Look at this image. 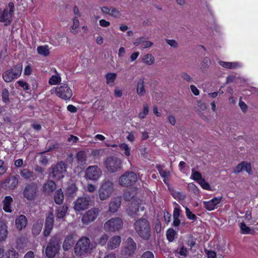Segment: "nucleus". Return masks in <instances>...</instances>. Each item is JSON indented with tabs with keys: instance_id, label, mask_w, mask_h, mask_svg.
<instances>
[{
	"instance_id": "1",
	"label": "nucleus",
	"mask_w": 258,
	"mask_h": 258,
	"mask_svg": "<svg viewBox=\"0 0 258 258\" xmlns=\"http://www.w3.org/2000/svg\"><path fill=\"white\" fill-rule=\"evenodd\" d=\"M134 228L142 239L147 240L151 236V227L149 221L145 218H140L135 221Z\"/></svg>"
},
{
	"instance_id": "2",
	"label": "nucleus",
	"mask_w": 258,
	"mask_h": 258,
	"mask_svg": "<svg viewBox=\"0 0 258 258\" xmlns=\"http://www.w3.org/2000/svg\"><path fill=\"white\" fill-rule=\"evenodd\" d=\"M95 248V245L91 243L90 239L86 236L81 238L77 242L74 251L76 255L81 256L90 253Z\"/></svg>"
},
{
	"instance_id": "3",
	"label": "nucleus",
	"mask_w": 258,
	"mask_h": 258,
	"mask_svg": "<svg viewBox=\"0 0 258 258\" xmlns=\"http://www.w3.org/2000/svg\"><path fill=\"white\" fill-rule=\"evenodd\" d=\"M114 191V184L109 179H104L102 182L98 190V196L101 201H104L112 195Z\"/></svg>"
},
{
	"instance_id": "4",
	"label": "nucleus",
	"mask_w": 258,
	"mask_h": 258,
	"mask_svg": "<svg viewBox=\"0 0 258 258\" xmlns=\"http://www.w3.org/2000/svg\"><path fill=\"white\" fill-rule=\"evenodd\" d=\"M60 240L56 237H52L45 248V254L49 258H53L58 252Z\"/></svg>"
},
{
	"instance_id": "5",
	"label": "nucleus",
	"mask_w": 258,
	"mask_h": 258,
	"mask_svg": "<svg viewBox=\"0 0 258 258\" xmlns=\"http://www.w3.org/2000/svg\"><path fill=\"white\" fill-rule=\"evenodd\" d=\"M22 71V64L20 63L6 71L3 74V78L5 82H11L19 77Z\"/></svg>"
},
{
	"instance_id": "6",
	"label": "nucleus",
	"mask_w": 258,
	"mask_h": 258,
	"mask_svg": "<svg viewBox=\"0 0 258 258\" xmlns=\"http://www.w3.org/2000/svg\"><path fill=\"white\" fill-rule=\"evenodd\" d=\"M121 160L114 156L108 157L105 161V166L107 170L110 173H114L121 169Z\"/></svg>"
},
{
	"instance_id": "7",
	"label": "nucleus",
	"mask_w": 258,
	"mask_h": 258,
	"mask_svg": "<svg viewBox=\"0 0 258 258\" xmlns=\"http://www.w3.org/2000/svg\"><path fill=\"white\" fill-rule=\"evenodd\" d=\"M137 175L133 171L126 172L118 179V183L122 186L127 187L135 183L138 180Z\"/></svg>"
},
{
	"instance_id": "8",
	"label": "nucleus",
	"mask_w": 258,
	"mask_h": 258,
	"mask_svg": "<svg viewBox=\"0 0 258 258\" xmlns=\"http://www.w3.org/2000/svg\"><path fill=\"white\" fill-rule=\"evenodd\" d=\"M123 221L119 217L112 218L104 224V229L106 231L115 232L121 229L123 227Z\"/></svg>"
},
{
	"instance_id": "9",
	"label": "nucleus",
	"mask_w": 258,
	"mask_h": 258,
	"mask_svg": "<svg viewBox=\"0 0 258 258\" xmlns=\"http://www.w3.org/2000/svg\"><path fill=\"white\" fill-rule=\"evenodd\" d=\"M50 176L56 180H59L64 177L66 173V165L62 162H58L56 165L51 167Z\"/></svg>"
},
{
	"instance_id": "10",
	"label": "nucleus",
	"mask_w": 258,
	"mask_h": 258,
	"mask_svg": "<svg viewBox=\"0 0 258 258\" xmlns=\"http://www.w3.org/2000/svg\"><path fill=\"white\" fill-rule=\"evenodd\" d=\"M102 174L101 169L97 165L89 166L85 171V177L87 180L97 181Z\"/></svg>"
},
{
	"instance_id": "11",
	"label": "nucleus",
	"mask_w": 258,
	"mask_h": 258,
	"mask_svg": "<svg viewBox=\"0 0 258 258\" xmlns=\"http://www.w3.org/2000/svg\"><path fill=\"white\" fill-rule=\"evenodd\" d=\"M56 95L62 99L70 100L73 95L72 91L66 84H61L55 89Z\"/></svg>"
},
{
	"instance_id": "12",
	"label": "nucleus",
	"mask_w": 258,
	"mask_h": 258,
	"mask_svg": "<svg viewBox=\"0 0 258 258\" xmlns=\"http://www.w3.org/2000/svg\"><path fill=\"white\" fill-rule=\"evenodd\" d=\"M14 10V4L10 3L8 4V7L5 8L0 15V21L6 25L10 24L12 20Z\"/></svg>"
},
{
	"instance_id": "13",
	"label": "nucleus",
	"mask_w": 258,
	"mask_h": 258,
	"mask_svg": "<svg viewBox=\"0 0 258 258\" xmlns=\"http://www.w3.org/2000/svg\"><path fill=\"white\" fill-rule=\"evenodd\" d=\"M141 203L142 202L140 200L132 202L129 208L127 209V214L132 217L139 216V212L140 211L143 212L145 210V207Z\"/></svg>"
},
{
	"instance_id": "14",
	"label": "nucleus",
	"mask_w": 258,
	"mask_h": 258,
	"mask_svg": "<svg viewBox=\"0 0 258 258\" xmlns=\"http://www.w3.org/2000/svg\"><path fill=\"white\" fill-rule=\"evenodd\" d=\"M91 200L89 197L83 196L78 198L74 203V208L76 212L84 211L88 208Z\"/></svg>"
},
{
	"instance_id": "15",
	"label": "nucleus",
	"mask_w": 258,
	"mask_h": 258,
	"mask_svg": "<svg viewBox=\"0 0 258 258\" xmlns=\"http://www.w3.org/2000/svg\"><path fill=\"white\" fill-rule=\"evenodd\" d=\"M99 210L97 208H92L85 213L82 218V222L85 225H88L93 222L98 217Z\"/></svg>"
},
{
	"instance_id": "16",
	"label": "nucleus",
	"mask_w": 258,
	"mask_h": 258,
	"mask_svg": "<svg viewBox=\"0 0 258 258\" xmlns=\"http://www.w3.org/2000/svg\"><path fill=\"white\" fill-rule=\"evenodd\" d=\"M136 248V243L132 238L128 237L124 243V248L121 251V254L125 256L131 255L135 253Z\"/></svg>"
},
{
	"instance_id": "17",
	"label": "nucleus",
	"mask_w": 258,
	"mask_h": 258,
	"mask_svg": "<svg viewBox=\"0 0 258 258\" xmlns=\"http://www.w3.org/2000/svg\"><path fill=\"white\" fill-rule=\"evenodd\" d=\"M18 182V178L16 176H11L3 181L1 185L5 189H14L17 187Z\"/></svg>"
},
{
	"instance_id": "18",
	"label": "nucleus",
	"mask_w": 258,
	"mask_h": 258,
	"mask_svg": "<svg viewBox=\"0 0 258 258\" xmlns=\"http://www.w3.org/2000/svg\"><path fill=\"white\" fill-rule=\"evenodd\" d=\"M37 191V186L35 184H29L25 187L24 190V197L28 200H32L36 197Z\"/></svg>"
},
{
	"instance_id": "19",
	"label": "nucleus",
	"mask_w": 258,
	"mask_h": 258,
	"mask_svg": "<svg viewBox=\"0 0 258 258\" xmlns=\"http://www.w3.org/2000/svg\"><path fill=\"white\" fill-rule=\"evenodd\" d=\"M53 215L52 212H50L49 213L45 220V228L43 231V234L45 236L47 237L49 235L53 227Z\"/></svg>"
},
{
	"instance_id": "20",
	"label": "nucleus",
	"mask_w": 258,
	"mask_h": 258,
	"mask_svg": "<svg viewBox=\"0 0 258 258\" xmlns=\"http://www.w3.org/2000/svg\"><path fill=\"white\" fill-rule=\"evenodd\" d=\"M121 241V238L120 236L114 235L108 239L106 248L109 250H113L120 245Z\"/></svg>"
},
{
	"instance_id": "21",
	"label": "nucleus",
	"mask_w": 258,
	"mask_h": 258,
	"mask_svg": "<svg viewBox=\"0 0 258 258\" xmlns=\"http://www.w3.org/2000/svg\"><path fill=\"white\" fill-rule=\"evenodd\" d=\"M221 200V197H215L209 201H204V207L208 211L214 210Z\"/></svg>"
},
{
	"instance_id": "22",
	"label": "nucleus",
	"mask_w": 258,
	"mask_h": 258,
	"mask_svg": "<svg viewBox=\"0 0 258 258\" xmlns=\"http://www.w3.org/2000/svg\"><path fill=\"white\" fill-rule=\"evenodd\" d=\"M27 223V219L24 215L17 216L15 219V225L19 231L24 229L26 227Z\"/></svg>"
},
{
	"instance_id": "23",
	"label": "nucleus",
	"mask_w": 258,
	"mask_h": 258,
	"mask_svg": "<svg viewBox=\"0 0 258 258\" xmlns=\"http://www.w3.org/2000/svg\"><path fill=\"white\" fill-rule=\"evenodd\" d=\"M134 44L136 46H140L141 49H144L150 48L153 45V43L142 37L137 39L134 42Z\"/></svg>"
},
{
	"instance_id": "24",
	"label": "nucleus",
	"mask_w": 258,
	"mask_h": 258,
	"mask_svg": "<svg viewBox=\"0 0 258 258\" xmlns=\"http://www.w3.org/2000/svg\"><path fill=\"white\" fill-rule=\"evenodd\" d=\"M74 242L75 240L73 235L71 234L68 235L66 237L63 243L62 248L63 250H68L70 249L74 245Z\"/></svg>"
},
{
	"instance_id": "25",
	"label": "nucleus",
	"mask_w": 258,
	"mask_h": 258,
	"mask_svg": "<svg viewBox=\"0 0 258 258\" xmlns=\"http://www.w3.org/2000/svg\"><path fill=\"white\" fill-rule=\"evenodd\" d=\"M120 203L121 200L118 197L112 199L109 204V211L112 213L116 212L120 207Z\"/></svg>"
},
{
	"instance_id": "26",
	"label": "nucleus",
	"mask_w": 258,
	"mask_h": 258,
	"mask_svg": "<svg viewBox=\"0 0 258 258\" xmlns=\"http://www.w3.org/2000/svg\"><path fill=\"white\" fill-rule=\"evenodd\" d=\"M142 62L146 66H152L155 63V57L151 53H147L141 57Z\"/></svg>"
},
{
	"instance_id": "27",
	"label": "nucleus",
	"mask_w": 258,
	"mask_h": 258,
	"mask_svg": "<svg viewBox=\"0 0 258 258\" xmlns=\"http://www.w3.org/2000/svg\"><path fill=\"white\" fill-rule=\"evenodd\" d=\"M20 175L25 179L33 180L36 177L34 172L28 169H23L20 171Z\"/></svg>"
},
{
	"instance_id": "28",
	"label": "nucleus",
	"mask_w": 258,
	"mask_h": 258,
	"mask_svg": "<svg viewBox=\"0 0 258 258\" xmlns=\"http://www.w3.org/2000/svg\"><path fill=\"white\" fill-rule=\"evenodd\" d=\"M43 224V221L41 220H38L34 223L32 228V232L33 235L37 236L39 234L42 230Z\"/></svg>"
},
{
	"instance_id": "29",
	"label": "nucleus",
	"mask_w": 258,
	"mask_h": 258,
	"mask_svg": "<svg viewBox=\"0 0 258 258\" xmlns=\"http://www.w3.org/2000/svg\"><path fill=\"white\" fill-rule=\"evenodd\" d=\"M220 66L227 69H234L241 67V64L238 62H225L223 61H219Z\"/></svg>"
},
{
	"instance_id": "30",
	"label": "nucleus",
	"mask_w": 258,
	"mask_h": 258,
	"mask_svg": "<svg viewBox=\"0 0 258 258\" xmlns=\"http://www.w3.org/2000/svg\"><path fill=\"white\" fill-rule=\"evenodd\" d=\"M13 202V199L10 196H6L3 201V209L7 213H12L11 203Z\"/></svg>"
},
{
	"instance_id": "31",
	"label": "nucleus",
	"mask_w": 258,
	"mask_h": 258,
	"mask_svg": "<svg viewBox=\"0 0 258 258\" xmlns=\"http://www.w3.org/2000/svg\"><path fill=\"white\" fill-rule=\"evenodd\" d=\"M76 157L78 164L83 166L87 164V154L84 151H79L77 153Z\"/></svg>"
},
{
	"instance_id": "32",
	"label": "nucleus",
	"mask_w": 258,
	"mask_h": 258,
	"mask_svg": "<svg viewBox=\"0 0 258 258\" xmlns=\"http://www.w3.org/2000/svg\"><path fill=\"white\" fill-rule=\"evenodd\" d=\"M8 234L7 226L2 221H0V241L6 239Z\"/></svg>"
},
{
	"instance_id": "33",
	"label": "nucleus",
	"mask_w": 258,
	"mask_h": 258,
	"mask_svg": "<svg viewBox=\"0 0 258 258\" xmlns=\"http://www.w3.org/2000/svg\"><path fill=\"white\" fill-rule=\"evenodd\" d=\"M137 194V190L135 188L127 189L123 194L124 199L126 201H131Z\"/></svg>"
},
{
	"instance_id": "34",
	"label": "nucleus",
	"mask_w": 258,
	"mask_h": 258,
	"mask_svg": "<svg viewBox=\"0 0 258 258\" xmlns=\"http://www.w3.org/2000/svg\"><path fill=\"white\" fill-rule=\"evenodd\" d=\"M67 211L68 207L66 205L59 207L56 211V220L62 219L65 216Z\"/></svg>"
},
{
	"instance_id": "35",
	"label": "nucleus",
	"mask_w": 258,
	"mask_h": 258,
	"mask_svg": "<svg viewBox=\"0 0 258 258\" xmlns=\"http://www.w3.org/2000/svg\"><path fill=\"white\" fill-rule=\"evenodd\" d=\"M239 227L242 234H251L254 232L253 229L247 226L244 222L239 223Z\"/></svg>"
},
{
	"instance_id": "36",
	"label": "nucleus",
	"mask_w": 258,
	"mask_h": 258,
	"mask_svg": "<svg viewBox=\"0 0 258 258\" xmlns=\"http://www.w3.org/2000/svg\"><path fill=\"white\" fill-rule=\"evenodd\" d=\"M55 188V184L53 181L51 180L48 181L43 186L44 191L46 194H49L52 192Z\"/></svg>"
},
{
	"instance_id": "37",
	"label": "nucleus",
	"mask_w": 258,
	"mask_h": 258,
	"mask_svg": "<svg viewBox=\"0 0 258 258\" xmlns=\"http://www.w3.org/2000/svg\"><path fill=\"white\" fill-rule=\"evenodd\" d=\"M144 83L143 80H140L137 85V93L141 96H144L146 93Z\"/></svg>"
},
{
	"instance_id": "38",
	"label": "nucleus",
	"mask_w": 258,
	"mask_h": 258,
	"mask_svg": "<svg viewBox=\"0 0 258 258\" xmlns=\"http://www.w3.org/2000/svg\"><path fill=\"white\" fill-rule=\"evenodd\" d=\"M37 51L40 55H43L44 56H48L50 53V50L48 46L47 45L38 46L37 48Z\"/></svg>"
},
{
	"instance_id": "39",
	"label": "nucleus",
	"mask_w": 258,
	"mask_h": 258,
	"mask_svg": "<svg viewBox=\"0 0 258 258\" xmlns=\"http://www.w3.org/2000/svg\"><path fill=\"white\" fill-rule=\"evenodd\" d=\"M107 84L110 86H113L114 82L116 78V74L115 73H108L105 76Z\"/></svg>"
},
{
	"instance_id": "40",
	"label": "nucleus",
	"mask_w": 258,
	"mask_h": 258,
	"mask_svg": "<svg viewBox=\"0 0 258 258\" xmlns=\"http://www.w3.org/2000/svg\"><path fill=\"white\" fill-rule=\"evenodd\" d=\"M54 200L56 204H60L63 200V195L61 189L57 190L55 193Z\"/></svg>"
},
{
	"instance_id": "41",
	"label": "nucleus",
	"mask_w": 258,
	"mask_h": 258,
	"mask_svg": "<svg viewBox=\"0 0 258 258\" xmlns=\"http://www.w3.org/2000/svg\"><path fill=\"white\" fill-rule=\"evenodd\" d=\"M175 252L180 255L186 256L188 254V250L184 245H180L176 249Z\"/></svg>"
},
{
	"instance_id": "42",
	"label": "nucleus",
	"mask_w": 258,
	"mask_h": 258,
	"mask_svg": "<svg viewBox=\"0 0 258 258\" xmlns=\"http://www.w3.org/2000/svg\"><path fill=\"white\" fill-rule=\"evenodd\" d=\"M109 236L107 234H103L101 235L97 240V243L101 246H104L108 241Z\"/></svg>"
},
{
	"instance_id": "43",
	"label": "nucleus",
	"mask_w": 258,
	"mask_h": 258,
	"mask_svg": "<svg viewBox=\"0 0 258 258\" xmlns=\"http://www.w3.org/2000/svg\"><path fill=\"white\" fill-rule=\"evenodd\" d=\"M80 25L79 21L77 17H75L73 19V25L71 27L72 30H71V32L73 34H76L77 31L75 30L77 29Z\"/></svg>"
},
{
	"instance_id": "44",
	"label": "nucleus",
	"mask_w": 258,
	"mask_h": 258,
	"mask_svg": "<svg viewBox=\"0 0 258 258\" xmlns=\"http://www.w3.org/2000/svg\"><path fill=\"white\" fill-rule=\"evenodd\" d=\"M19 254L14 248L9 250L5 254V258H18Z\"/></svg>"
},
{
	"instance_id": "45",
	"label": "nucleus",
	"mask_w": 258,
	"mask_h": 258,
	"mask_svg": "<svg viewBox=\"0 0 258 258\" xmlns=\"http://www.w3.org/2000/svg\"><path fill=\"white\" fill-rule=\"evenodd\" d=\"M143 111L140 112L139 114V117L141 119L145 118L149 113V107L147 104L144 103L143 104Z\"/></svg>"
},
{
	"instance_id": "46",
	"label": "nucleus",
	"mask_w": 258,
	"mask_h": 258,
	"mask_svg": "<svg viewBox=\"0 0 258 258\" xmlns=\"http://www.w3.org/2000/svg\"><path fill=\"white\" fill-rule=\"evenodd\" d=\"M157 169L160 174V175L164 178V181L166 182V178H168L170 175V172L169 171L163 169L161 167L158 166Z\"/></svg>"
},
{
	"instance_id": "47",
	"label": "nucleus",
	"mask_w": 258,
	"mask_h": 258,
	"mask_svg": "<svg viewBox=\"0 0 258 258\" xmlns=\"http://www.w3.org/2000/svg\"><path fill=\"white\" fill-rule=\"evenodd\" d=\"M119 147L120 150L124 152V154L126 156H129L130 155L131 150L128 145L125 143L120 144L119 145Z\"/></svg>"
},
{
	"instance_id": "48",
	"label": "nucleus",
	"mask_w": 258,
	"mask_h": 258,
	"mask_svg": "<svg viewBox=\"0 0 258 258\" xmlns=\"http://www.w3.org/2000/svg\"><path fill=\"white\" fill-rule=\"evenodd\" d=\"M176 235V232L175 230L173 229H169L166 231V237L167 239L171 242L173 241L175 238V236Z\"/></svg>"
},
{
	"instance_id": "49",
	"label": "nucleus",
	"mask_w": 258,
	"mask_h": 258,
	"mask_svg": "<svg viewBox=\"0 0 258 258\" xmlns=\"http://www.w3.org/2000/svg\"><path fill=\"white\" fill-rule=\"evenodd\" d=\"M190 178L194 180L198 181V182L200 180L203 179L201 174L199 172L195 170L194 169H192L191 170Z\"/></svg>"
},
{
	"instance_id": "50",
	"label": "nucleus",
	"mask_w": 258,
	"mask_h": 258,
	"mask_svg": "<svg viewBox=\"0 0 258 258\" xmlns=\"http://www.w3.org/2000/svg\"><path fill=\"white\" fill-rule=\"evenodd\" d=\"M61 81V78L58 75H52L49 80V84L54 85Z\"/></svg>"
},
{
	"instance_id": "51",
	"label": "nucleus",
	"mask_w": 258,
	"mask_h": 258,
	"mask_svg": "<svg viewBox=\"0 0 258 258\" xmlns=\"http://www.w3.org/2000/svg\"><path fill=\"white\" fill-rule=\"evenodd\" d=\"M210 63L211 61L208 57L204 58L201 64V70L202 71H205L206 69L209 67V66L210 64Z\"/></svg>"
},
{
	"instance_id": "52",
	"label": "nucleus",
	"mask_w": 258,
	"mask_h": 258,
	"mask_svg": "<svg viewBox=\"0 0 258 258\" xmlns=\"http://www.w3.org/2000/svg\"><path fill=\"white\" fill-rule=\"evenodd\" d=\"M109 15L114 18H118L120 16L121 14L117 9L111 7Z\"/></svg>"
},
{
	"instance_id": "53",
	"label": "nucleus",
	"mask_w": 258,
	"mask_h": 258,
	"mask_svg": "<svg viewBox=\"0 0 258 258\" xmlns=\"http://www.w3.org/2000/svg\"><path fill=\"white\" fill-rule=\"evenodd\" d=\"M173 197L178 200H183L185 198V196L180 191H175L172 193Z\"/></svg>"
},
{
	"instance_id": "54",
	"label": "nucleus",
	"mask_w": 258,
	"mask_h": 258,
	"mask_svg": "<svg viewBox=\"0 0 258 258\" xmlns=\"http://www.w3.org/2000/svg\"><path fill=\"white\" fill-rule=\"evenodd\" d=\"M181 77L184 81L188 83L193 82V78L186 72H182L181 73Z\"/></svg>"
},
{
	"instance_id": "55",
	"label": "nucleus",
	"mask_w": 258,
	"mask_h": 258,
	"mask_svg": "<svg viewBox=\"0 0 258 258\" xmlns=\"http://www.w3.org/2000/svg\"><path fill=\"white\" fill-rule=\"evenodd\" d=\"M199 184L201 186V187L206 190H210L211 189V187L210 184L207 182L204 179H202L200 180L198 182Z\"/></svg>"
},
{
	"instance_id": "56",
	"label": "nucleus",
	"mask_w": 258,
	"mask_h": 258,
	"mask_svg": "<svg viewBox=\"0 0 258 258\" xmlns=\"http://www.w3.org/2000/svg\"><path fill=\"white\" fill-rule=\"evenodd\" d=\"M49 156L48 154L47 155H41L39 159V162L43 165H46L48 164Z\"/></svg>"
},
{
	"instance_id": "57",
	"label": "nucleus",
	"mask_w": 258,
	"mask_h": 258,
	"mask_svg": "<svg viewBox=\"0 0 258 258\" xmlns=\"http://www.w3.org/2000/svg\"><path fill=\"white\" fill-rule=\"evenodd\" d=\"M185 214L188 219L190 220H195L197 218L196 216L187 208H185Z\"/></svg>"
},
{
	"instance_id": "58",
	"label": "nucleus",
	"mask_w": 258,
	"mask_h": 258,
	"mask_svg": "<svg viewBox=\"0 0 258 258\" xmlns=\"http://www.w3.org/2000/svg\"><path fill=\"white\" fill-rule=\"evenodd\" d=\"M244 170L249 174H252L251 166L250 163L243 161V170Z\"/></svg>"
},
{
	"instance_id": "59",
	"label": "nucleus",
	"mask_w": 258,
	"mask_h": 258,
	"mask_svg": "<svg viewBox=\"0 0 258 258\" xmlns=\"http://www.w3.org/2000/svg\"><path fill=\"white\" fill-rule=\"evenodd\" d=\"M173 217V218H180L181 217L180 210L179 209V208L178 205H177V206L174 207V208Z\"/></svg>"
},
{
	"instance_id": "60",
	"label": "nucleus",
	"mask_w": 258,
	"mask_h": 258,
	"mask_svg": "<svg viewBox=\"0 0 258 258\" xmlns=\"http://www.w3.org/2000/svg\"><path fill=\"white\" fill-rule=\"evenodd\" d=\"M166 42L171 47L176 48L178 46V43L173 39H166Z\"/></svg>"
},
{
	"instance_id": "61",
	"label": "nucleus",
	"mask_w": 258,
	"mask_h": 258,
	"mask_svg": "<svg viewBox=\"0 0 258 258\" xmlns=\"http://www.w3.org/2000/svg\"><path fill=\"white\" fill-rule=\"evenodd\" d=\"M243 170V161L238 164L234 169L233 172L235 173H239Z\"/></svg>"
},
{
	"instance_id": "62",
	"label": "nucleus",
	"mask_w": 258,
	"mask_h": 258,
	"mask_svg": "<svg viewBox=\"0 0 258 258\" xmlns=\"http://www.w3.org/2000/svg\"><path fill=\"white\" fill-rule=\"evenodd\" d=\"M239 106L243 112H246L247 110V105L240 99L239 102Z\"/></svg>"
},
{
	"instance_id": "63",
	"label": "nucleus",
	"mask_w": 258,
	"mask_h": 258,
	"mask_svg": "<svg viewBox=\"0 0 258 258\" xmlns=\"http://www.w3.org/2000/svg\"><path fill=\"white\" fill-rule=\"evenodd\" d=\"M141 258H154V255L152 252L147 251L142 255Z\"/></svg>"
},
{
	"instance_id": "64",
	"label": "nucleus",
	"mask_w": 258,
	"mask_h": 258,
	"mask_svg": "<svg viewBox=\"0 0 258 258\" xmlns=\"http://www.w3.org/2000/svg\"><path fill=\"white\" fill-rule=\"evenodd\" d=\"M205 251L207 255V258H216L217 257L216 252L214 251L206 250Z\"/></svg>"
}]
</instances>
